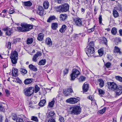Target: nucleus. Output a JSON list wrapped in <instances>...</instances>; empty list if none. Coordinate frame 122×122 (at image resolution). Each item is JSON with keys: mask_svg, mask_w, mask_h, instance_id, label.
<instances>
[{"mask_svg": "<svg viewBox=\"0 0 122 122\" xmlns=\"http://www.w3.org/2000/svg\"><path fill=\"white\" fill-rule=\"evenodd\" d=\"M56 17L55 15H51L47 19V21L48 22H50L52 20H56Z\"/></svg>", "mask_w": 122, "mask_h": 122, "instance_id": "6ab92c4d", "label": "nucleus"}, {"mask_svg": "<svg viewBox=\"0 0 122 122\" xmlns=\"http://www.w3.org/2000/svg\"><path fill=\"white\" fill-rule=\"evenodd\" d=\"M51 26L53 30H56L58 27V24L56 23H53L51 24Z\"/></svg>", "mask_w": 122, "mask_h": 122, "instance_id": "a878e982", "label": "nucleus"}, {"mask_svg": "<svg viewBox=\"0 0 122 122\" xmlns=\"http://www.w3.org/2000/svg\"><path fill=\"white\" fill-rule=\"evenodd\" d=\"M36 13L40 16H43L44 14V10L42 6H38L36 9Z\"/></svg>", "mask_w": 122, "mask_h": 122, "instance_id": "6e6552de", "label": "nucleus"}, {"mask_svg": "<svg viewBox=\"0 0 122 122\" xmlns=\"http://www.w3.org/2000/svg\"><path fill=\"white\" fill-rule=\"evenodd\" d=\"M16 122H24L23 119L20 117H18L16 119Z\"/></svg>", "mask_w": 122, "mask_h": 122, "instance_id": "37998d69", "label": "nucleus"}, {"mask_svg": "<svg viewBox=\"0 0 122 122\" xmlns=\"http://www.w3.org/2000/svg\"><path fill=\"white\" fill-rule=\"evenodd\" d=\"M54 99V98H53L52 101L49 102L48 105V106L49 107H53L55 102Z\"/></svg>", "mask_w": 122, "mask_h": 122, "instance_id": "72a5a7b5", "label": "nucleus"}, {"mask_svg": "<svg viewBox=\"0 0 122 122\" xmlns=\"http://www.w3.org/2000/svg\"><path fill=\"white\" fill-rule=\"evenodd\" d=\"M46 119L48 120V122H56L54 118Z\"/></svg>", "mask_w": 122, "mask_h": 122, "instance_id": "13d9d810", "label": "nucleus"}, {"mask_svg": "<svg viewBox=\"0 0 122 122\" xmlns=\"http://www.w3.org/2000/svg\"><path fill=\"white\" fill-rule=\"evenodd\" d=\"M33 39L32 38H27L26 41V44L28 45H30L32 44L33 42Z\"/></svg>", "mask_w": 122, "mask_h": 122, "instance_id": "c85d7f7f", "label": "nucleus"}, {"mask_svg": "<svg viewBox=\"0 0 122 122\" xmlns=\"http://www.w3.org/2000/svg\"><path fill=\"white\" fill-rule=\"evenodd\" d=\"M11 43L10 42H8L6 44L5 46V47L9 49L11 48Z\"/></svg>", "mask_w": 122, "mask_h": 122, "instance_id": "c03bdc74", "label": "nucleus"}, {"mask_svg": "<svg viewBox=\"0 0 122 122\" xmlns=\"http://www.w3.org/2000/svg\"><path fill=\"white\" fill-rule=\"evenodd\" d=\"M29 67L31 70L34 72H36L37 70L36 67L32 64L29 65Z\"/></svg>", "mask_w": 122, "mask_h": 122, "instance_id": "dca6fc26", "label": "nucleus"}, {"mask_svg": "<svg viewBox=\"0 0 122 122\" xmlns=\"http://www.w3.org/2000/svg\"><path fill=\"white\" fill-rule=\"evenodd\" d=\"M98 19L99 20V22L100 24H101L102 23V16L101 15H99V17H98Z\"/></svg>", "mask_w": 122, "mask_h": 122, "instance_id": "6e6d98bb", "label": "nucleus"}, {"mask_svg": "<svg viewBox=\"0 0 122 122\" xmlns=\"http://www.w3.org/2000/svg\"><path fill=\"white\" fill-rule=\"evenodd\" d=\"M98 84L99 85L100 87H102L104 85V82L103 80L101 79H99L97 80Z\"/></svg>", "mask_w": 122, "mask_h": 122, "instance_id": "a211bd4d", "label": "nucleus"}, {"mask_svg": "<svg viewBox=\"0 0 122 122\" xmlns=\"http://www.w3.org/2000/svg\"><path fill=\"white\" fill-rule=\"evenodd\" d=\"M79 101L78 99L75 97H71L66 100V102L71 104H74Z\"/></svg>", "mask_w": 122, "mask_h": 122, "instance_id": "9d476101", "label": "nucleus"}, {"mask_svg": "<svg viewBox=\"0 0 122 122\" xmlns=\"http://www.w3.org/2000/svg\"><path fill=\"white\" fill-rule=\"evenodd\" d=\"M89 88V84L86 83H84L82 87L83 91L84 92H87Z\"/></svg>", "mask_w": 122, "mask_h": 122, "instance_id": "2eb2a0df", "label": "nucleus"}, {"mask_svg": "<svg viewBox=\"0 0 122 122\" xmlns=\"http://www.w3.org/2000/svg\"><path fill=\"white\" fill-rule=\"evenodd\" d=\"M12 75L14 76H18V69L16 68H13L12 72Z\"/></svg>", "mask_w": 122, "mask_h": 122, "instance_id": "f3484780", "label": "nucleus"}, {"mask_svg": "<svg viewBox=\"0 0 122 122\" xmlns=\"http://www.w3.org/2000/svg\"><path fill=\"white\" fill-rule=\"evenodd\" d=\"M111 64L110 62H107L105 64V66L107 68L110 67L111 66Z\"/></svg>", "mask_w": 122, "mask_h": 122, "instance_id": "3c124183", "label": "nucleus"}, {"mask_svg": "<svg viewBox=\"0 0 122 122\" xmlns=\"http://www.w3.org/2000/svg\"><path fill=\"white\" fill-rule=\"evenodd\" d=\"M34 55L37 58L38 57L41 56L42 55V54L41 51H38Z\"/></svg>", "mask_w": 122, "mask_h": 122, "instance_id": "79ce46f5", "label": "nucleus"}, {"mask_svg": "<svg viewBox=\"0 0 122 122\" xmlns=\"http://www.w3.org/2000/svg\"><path fill=\"white\" fill-rule=\"evenodd\" d=\"M113 14L114 17L117 18L119 16V14L117 11L115 10L114 9L113 10Z\"/></svg>", "mask_w": 122, "mask_h": 122, "instance_id": "2f4dec72", "label": "nucleus"}, {"mask_svg": "<svg viewBox=\"0 0 122 122\" xmlns=\"http://www.w3.org/2000/svg\"><path fill=\"white\" fill-rule=\"evenodd\" d=\"M25 6H30L32 5V3L30 1L25 2L24 3Z\"/></svg>", "mask_w": 122, "mask_h": 122, "instance_id": "f704fd0d", "label": "nucleus"}, {"mask_svg": "<svg viewBox=\"0 0 122 122\" xmlns=\"http://www.w3.org/2000/svg\"><path fill=\"white\" fill-rule=\"evenodd\" d=\"M17 118L16 114H13L12 116V118L13 120H16V119Z\"/></svg>", "mask_w": 122, "mask_h": 122, "instance_id": "864d4df0", "label": "nucleus"}, {"mask_svg": "<svg viewBox=\"0 0 122 122\" xmlns=\"http://www.w3.org/2000/svg\"><path fill=\"white\" fill-rule=\"evenodd\" d=\"M67 15L65 14H61L60 15L59 17L61 20L62 21L66 19L67 18Z\"/></svg>", "mask_w": 122, "mask_h": 122, "instance_id": "b1692460", "label": "nucleus"}, {"mask_svg": "<svg viewBox=\"0 0 122 122\" xmlns=\"http://www.w3.org/2000/svg\"><path fill=\"white\" fill-rule=\"evenodd\" d=\"M49 6V3L47 1H45L44 2L43 6L45 9H47L48 8Z\"/></svg>", "mask_w": 122, "mask_h": 122, "instance_id": "bb28decb", "label": "nucleus"}, {"mask_svg": "<svg viewBox=\"0 0 122 122\" xmlns=\"http://www.w3.org/2000/svg\"><path fill=\"white\" fill-rule=\"evenodd\" d=\"M46 42L47 45L49 46H51L52 45V43L51 39L50 38L48 37L46 38Z\"/></svg>", "mask_w": 122, "mask_h": 122, "instance_id": "4be33fe9", "label": "nucleus"}, {"mask_svg": "<svg viewBox=\"0 0 122 122\" xmlns=\"http://www.w3.org/2000/svg\"><path fill=\"white\" fill-rule=\"evenodd\" d=\"M55 1L58 3L60 4L64 2L65 1V0H55Z\"/></svg>", "mask_w": 122, "mask_h": 122, "instance_id": "603ef678", "label": "nucleus"}, {"mask_svg": "<svg viewBox=\"0 0 122 122\" xmlns=\"http://www.w3.org/2000/svg\"><path fill=\"white\" fill-rule=\"evenodd\" d=\"M73 20L76 26L80 27L82 25V22L81 19L79 18L76 17L73 18Z\"/></svg>", "mask_w": 122, "mask_h": 122, "instance_id": "1a4fd4ad", "label": "nucleus"}, {"mask_svg": "<svg viewBox=\"0 0 122 122\" xmlns=\"http://www.w3.org/2000/svg\"><path fill=\"white\" fill-rule=\"evenodd\" d=\"M69 5L67 3L63 4L56 8L57 11L61 12H66L69 10Z\"/></svg>", "mask_w": 122, "mask_h": 122, "instance_id": "7ed1b4c3", "label": "nucleus"}, {"mask_svg": "<svg viewBox=\"0 0 122 122\" xmlns=\"http://www.w3.org/2000/svg\"><path fill=\"white\" fill-rule=\"evenodd\" d=\"M89 46L90 47H94V42L93 41L90 42L89 44Z\"/></svg>", "mask_w": 122, "mask_h": 122, "instance_id": "4d7b16f0", "label": "nucleus"}, {"mask_svg": "<svg viewBox=\"0 0 122 122\" xmlns=\"http://www.w3.org/2000/svg\"><path fill=\"white\" fill-rule=\"evenodd\" d=\"M66 26L64 25H63L61 28L60 29L59 31L61 33L64 32L66 29Z\"/></svg>", "mask_w": 122, "mask_h": 122, "instance_id": "393cba45", "label": "nucleus"}, {"mask_svg": "<svg viewBox=\"0 0 122 122\" xmlns=\"http://www.w3.org/2000/svg\"><path fill=\"white\" fill-rule=\"evenodd\" d=\"M18 54L16 51H14L11 53L10 58L11 59V61L12 64V66H16L17 63L18 59Z\"/></svg>", "mask_w": 122, "mask_h": 122, "instance_id": "f257e3e1", "label": "nucleus"}, {"mask_svg": "<svg viewBox=\"0 0 122 122\" xmlns=\"http://www.w3.org/2000/svg\"><path fill=\"white\" fill-rule=\"evenodd\" d=\"M21 40L20 38H16L13 40V43L16 44L18 42H19Z\"/></svg>", "mask_w": 122, "mask_h": 122, "instance_id": "4c0bfd02", "label": "nucleus"}, {"mask_svg": "<svg viewBox=\"0 0 122 122\" xmlns=\"http://www.w3.org/2000/svg\"><path fill=\"white\" fill-rule=\"evenodd\" d=\"M20 71L21 73L23 75L26 74L27 73V71L25 69L21 68L20 70Z\"/></svg>", "mask_w": 122, "mask_h": 122, "instance_id": "c756f323", "label": "nucleus"}, {"mask_svg": "<svg viewBox=\"0 0 122 122\" xmlns=\"http://www.w3.org/2000/svg\"><path fill=\"white\" fill-rule=\"evenodd\" d=\"M33 80V79L32 78L26 79L24 81V83L25 84H29L32 82Z\"/></svg>", "mask_w": 122, "mask_h": 122, "instance_id": "412c9836", "label": "nucleus"}, {"mask_svg": "<svg viewBox=\"0 0 122 122\" xmlns=\"http://www.w3.org/2000/svg\"><path fill=\"white\" fill-rule=\"evenodd\" d=\"M119 32L120 35L121 36H122V30L120 29L119 30Z\"/></svg>", "mask_w": 122, "mask_h": 122, "instance_id": "774afa93", "label": "nucleus"}, {"mask_svg": "<svg viewBox=\"0 0 122 122\" xmlns=\"http://www.w3.org/2000/svg\"><path fill=\"white\" fill-rule=\"evenodd\" d=\"M34 88L33 87H30L25 89L24 90V93L25 95L30 97L31 95L34 92Z\"/></svg>", "mask_w": 122, "mask_h": 122, "instance_id": "423d86ee", "label": "nucleus"}, {"mask_svg": "<svg viewBox=\"0 0 122 122\" xmlns=\"http://www.w3.org/2000/svg\"><path fill=\"white\" fill-rule=\"evenodd\" d=\"M21 25L22 27H17V30L19 32L28 31L32 28V26L30 24H21Z\"/></svg>", "mask_w": 122, "mask_h": 122, "instance_id": "f03ea898", "label": "nucleus"}, {"mask_svg": "<svg viewBox=\"0 0 122 122\" xmlns=\"http://www.w3.org/2000/svg\"><path fill=\"white\" fill-rule=\"evenodd\" d=\"M113 52L114 53H119L120 54L121 53L120 49L116 46H115L114 47V49L113 50Z\"/></svg>", "mask_w": 122, "mask_h": 122, "instance_id": "5701e85b", "label": "nucleus"}, {"mask_svg": "<svg viewBox=\"0 0 122 122\" xmlns=\"http://www.w3.org/2000/svg\"><path fill=\"white\" fill-rule=\"evenodd\" d=\"M46 119L54 118L55 113L53 111H51L46 113Z\"/></svg>", "mask_w": 122, "mask_h": 122, "instance_id": "f8f14e48", "label": "nucleus"}, {"mask_svg": "<svg viewBox=\"0 0 122 122\" xmlns=\"http://www.w3.org/2000/svg\"><path fill=\"white\" fill-rule=\"evenodd\" d=\"M95 27V26L94 25L92 28L88 29L87 30L88 31L89 33L92 32L94 31Z\"/></svg>", "mask_w": 122, "mask_h": 122, "instance_id": "a18cd8bd", "label": "nucleus"}, {"mask_svg": "<svg viewBox=\"0 0 122 122\" xmlns=\"http://www.w3.org/2000/svg\"><path fill=\"white\" fill-rule=\"evenodd\" d=\"M98 92L100 95L104 94H105V92L102 90L99 89Z\"/></svg>", "mask_w": 122, "mask_h": 122, "instance_id": "09e8293b", "label": "nucleus"}, {"mask_svg": "<svg viewBox=\"0 0 122 122\" xmlns=\"http://www.w3.org/2000/svg\"><path fill=\"white\" fill-rule=\"evenodd\" d=\"M15 11L14 10H10L9 11V13L10 14H12Z\"/></svg>", "mask_w": 122, "mask_h": 122, "instance_id": "0e129e2a", "label": "nucleus"}, {"mask_svg": "<svg viewBox=\"0 0 122 122\" xmlns=\"http://www.w3.org/2000/svg\"><path fill=\"white\" fill-rule=\"evenodd\" d=\"M16 81L18 83H20L21 82V80H20L18 78H16Z\"/></svg>", "mask_w": 122, "mask_h": 122, "instance_id": "69168bd1", "label": "nucleus"}, {"mask_svg": "<svg viewBox=\"0 0 122 122\" xmlns=\"http://www.w3.org/2000/svg\"><path fill=\"white\" fill-rule=\"evenodd\" d=\"M29 19L30 20L32 21H34L36 20L35 19L33 18H30Z\"/></svg>", "mask_w": 122, "mask_h": 122, "instance_id": "338daca9", "label": "nucleus"}, {"mask_svg": "<svg viewBox=\"0 0 122 122\" xmlns=\"http://www.w3.org/2000/svg\"><path fill=\"white\" fill-rule=\"evenodd\" d=\"M106 107H104L102 109L99 110L98 111V112L101 114H103L106 111Z\"/></svg>", "mask_w": 122, "mask_h": 122, "instance_id": "ea45409f", "label": "nucleus"}, {"mask_svg": "<svg viewBox=\"0 0 122 122\" xmlns=\"http://www.w3.org/2000/svg\"><path fill=\"white\" fill-rule=\"evenodd\" d=\"M70 109L71 114L73 115H78L80 113L81 111L80 107L77 106L71 107Z\"/></svg>", "mask_w": 122, "mask_h": 122, "instance_id": "20e7f679", "label": "nucleus"}, {"mask_svg": "<svg viewBox=\"0 0 122 122\" xmlns=\"http://www.w3.org/2000/svg\"><path fill=\"white\" fill-rule=\"evenodd\" d=\"M44 36V34L42 33H39L37 37L38 40L39 41L43 40Z\"/></svg>", "mask_w": 122, "mask_h": 122, "instance_id": "aec40b11", "label": "nucleus"}, {"mask_svg": "<svg viewBox=\"0 0 122 122\" xmlns=\"http://www.w3.org/2000/svg\"><path fill=\"white\" fill-rule=\"evenodd\" d=\"M6 93V96L7 97H9L10 96V91L6 89L5 90Z\"/></svg>", "mask_w": 122, "mask_h": 122, "instance_id": "8fccbe9b", "label": "nucleus"}, {"mask_svg": "<svg viewBox=\"0 0 122 122\" xmlns=\"http://www.w3.org/2000/svg\"><path fill=\"white\" fill-rule=\"evenodd\" d=\"M80 74V72L78 70L75 69H73L72 73L70 75L71 80L72 81L74 80Z\"/></svg>", "mask_w": 122, "mask_h": 122, "instance_id": "39448f33", "label": "nucleus"}, {"mask_svg": "<svg viewBox=\"0 0 122 122\" xmlns=\"http://www.w3.org/2000/svg\"><path fill=\"white\" fill-rule=\"evenodd\" d=\"M67 92L68 93L66 92V91H64L63 93L64 94H66V96H68V94L69 93H72L73 92V91L72 88H70L67 89Z\"/></svg>", "mask_w": 122, "mask_h": 122, "instance_id": "cd10ccee", "label": "nucleus"}, {"mask_svg": "<svg viewBox=\"0 0 122 122\" xmlns=\"http://www.w3.org/2000/svg\"><path fill=\"white\" fill-rule=\"evenodd\" d=\"M111 32L113 35H116L117 32V29L115 27L113 28L111 30Z\"/></svg>", "mask_w": 122, "mask_h": 122, "instance_id": "c9c22d12", "label": "nucleus"}, {"mask_svg": "<svg viewBox=\"0 0 122 122\" xmlns=\"http://www.w3.org/2000/svg\"><path fill=\"white\" fill-rule=\"evenodd\" d=\"M46 102L45 99H43L41 101L39 104V105L41 107L43 106Z\"/></svg>", "mask_w": 122, "mask_h": 122, "instance_id": "473e14b6", "label": "nucleus"}, {"mask_svg": "<svg viewBox=\"0 0 122 122\" xmlns=\"http://www.w3.org/2000/svg\"><path fill=\"white\" fill-rule=\"evenodd\" d=\"M94 52V49L93 47H90L88 46L86 48V52L88 56H92Z\"/></svg>", "mask_w": 122, "mask_h": 122, "instance_id": "0eeeda50", "label": "nucleus"}, {"mask_svg": "<svg viewBox=\"0 0 122 122\" xmlns=\"http://www.w3.org/2000/svg\"><path fill=\"white\" fill-rule=\"evenodd\" d=\"M103 42L105 45H107V39L105 37H103L102 39Z\"/></svg>", "mask_w": 122, "mask_h": 122, "instance_id": "de8ad7c7", "label": "nucleus"}, {"mask_svg": "<svg viewBox=\"0 0 122 122\" xmlns=\"http://www.w3.org/2000/svg\"><path fill=\"white\" fill-rule=\"evenodd\" d=\"M115 78L117 80L120 81L122 82V77L119 76H116Z\"/></svg>", "mask_w": 122, "mask_h": 122, "instance_id": "49530a36", "label": "nucleus"}, {"mask_svg": "<svg viewBox=\"0 0 122 122\" xmlns=\"http://www.w3.org/2000/svg\"><path fill=\"white\" fill-rule=\"evenodd\" d=\"M98 9L96 7H95L94 9V13L95 15H96L97 13V11Z\"/></svg>", "mask_w": 122, "mask_h": 122, "instance_id": "e2e57ef3", "label": "nucleus"}, {"mask_svg": "<svg viewBox=\"0 0 122 122\" xmlns=\"http://www.w3.org/2000/svg\"><path fill=\"white\" fill-rule=\"evenodd\" d=\"M86 79V77L84 76H80V81H85Z\"/></svg>", "mask_w": 122, "mask_h": 122, "instance_id": "5fc2aeb1", "label": "nucleus"}, {"mask_svg": "<svg viewBox=\"0 0 122 122\" xmlns=\"http://www.w3.org/2000/svg\"><path fill=\"white\" fill-rule=\"evenodd\" d=\"M59 120L60 122H64V118L62 117H60Z\"/></svg>", "mask_w": 122, "mask_h": 122, "instance_id": "052dcab7", "label": "nucleus"}, {"mask_svg": "<svg viewBox=\"0 0 122 122\" xmlns=\"http://www.w3.org/2000/svg\"><path fill=\"white\" fill-rule=\"evenodd\" d=\"M69 69H65L63 71L64 75H66L68 73Z\"/></svg>", "mask_w": 122, "mask_h": 122, "instance_id": "bf43d9fd", "label": "nucleus"}, {"mask_svg": "<svg viewBox=\"0 0 122 122\" xmlns=\"http://www.w3.org/2000/svg\"><path fill=\"white\" fill-rule=\"evenodd\" d=\"M3 30L4 31H6V34L8 36H10L13 32V30L8 28V27L5 28H4Z\"/></svg>", "mask_w": 122, "mask_h": 122, "instance_id": "4468645a", "label": "nucleus"}, {"mask_svg": "<svg viewBox=\"0 0 122 122\" xmlns=\"http://www.w3.org/2000/svg\"><path fill=\"white\" fill-rule=\"evenodd\" d=\"M108 87L109 89L115 91L118 87L117 85L114 82H109L108 84Z\"/></svg>", "mask_w": 122, "mask_h": 122, "instance_id": "9b49d317", "label": "nucleus"}, {"mask_svg": "<svg viewBox=\"0 0 122 122\" xmlns=\"http://www.w3.org/2000/svg\"><path fill=\"white\" fill-rule=\"evenodd\" d=\"M37 58L34 55L32 58L33 61L34 62H36L37 61Z\"/></svg>", "mask_w": 122, "mask_h": 122, "instance_id": "680f3d73", "label": "nucleus"}, {"mask_svg": "<svg viewBox=\"0 0 122 122\" xmlns=\"http://www.w3.org/2000/svg\"><path fill=\"white\" fill-rule=\"evenodd\" d=\"M98 52L99 55L101 56H102L104 54L103 50L102 48H101L99 49L98 51Z\"/></svg>", "mask_w": 122, "mask_h": 122, "instance_id": "e433bc0d", "label": "nucleus"}, {"mask_svg": "<svg viewBox=\"0 0 122 122\" xmlns=\"http://www.w3.org/2000/svg\"><path fill=\"white\" fill-rule=\"evenodd\" d=\"M31 120L36 122H38L39 121L37 117L35 116H32L31 117Z\"/></svg>", "mask_w": 122, "mask_h": 122, "instance_id": "58836bf2", "label": "nucleus"}, {"mask_svg": "<svg viewBox=\"0 0 122 122\" xmlns=\"http://www.w3.org/2000/svg\"><path fill=\"white\" fill-rule=\"evenodd\" d=\"M40 88L37 85H36L35 86L34 92L36 93L38 92L40 90Z\"/></svg>", "mask_w": 122, "mask_h": 122, "instance_id": "a19ab883", "label": "nucleus"}, {"mask_svg": "<svg viewBox=\"0 0 122 122\" xmlns=\"http://www.w3.org/2000/svg\"><path fill=\"white\" fill-rule=\"evenodd\" d=\"M46 62L45 59H42L38 63V65H45Z\"/></svg>", "mask_w": 122, "mask_h": 122, "instance_id": "7c9ffc66", "label": "nucleus"}, {"mask_svg": "<svg viewBox=\"0 0 122 122\" xmlns=\"http://www.w3.org/2000/svg\"><path fill=\"white\" fill-rule=\"evenodd\" d=\"M115 91L116 92V96H118L121 95L122 93V86H120Z\"/></svg>", "mask_w": 122, "mask_h": 122, "instance_id": "ddd939ff", "label": "nucleus"}]
</instances>
